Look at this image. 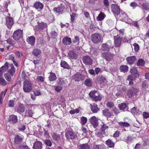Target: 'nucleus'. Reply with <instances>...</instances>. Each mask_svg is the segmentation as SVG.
<instances>
[{
  "instance_id": "obj_33",
  "label": "nucleus",
  "mask_w": 149,
  "mask_h": 149,
  "mask_svg": "<svg viewBox=\"0 0 149 149\" xmlns=\"http://www.w3.org/2000/svg\"><path fill=\"white\" fill-rule=\"evenodd\" d=\"M118 123L120 126L123 127H128L130 125L128 123L125 122H119Z\"/></svg>"
},
{
  "instance_id": "obj_45",
  "label": "nucleus",
  "mask_w": 149,
  "mask_h": 149,
  "mask_svg": "<svg viewBox=\"0 0 149 149\" xmlns=\"http://www.w3.org/2000/svg\"><path fill=\"white\" fill-rule=\"evenodd\" d=\"M87 119L86 118L84 117H82L80 118V123L82 125H84L87 122Z\"/></svg>"
},
{
  "instance_id": "obj_49",
  "label": "nucleus",
  "mask_w": 149,
  "mask_h": 149,
  "mask_svg": "<svg viewBox=\"0 0 149 149\" xmlns=\"http://www.w3.org/2000/svg\"><path fill=\"white\" fill-rule=\"evenodd\" d=\"M52 138L54 140L58 141L60 139L61 137L59 134H54L52 135Z\"/></svg>"
},
{
  "instance_id": "obj_23",
  "label": "nucleus",
  "mask_w": 149,
  "mask_h": 149,
  "mask_svg": "<svg viewBox=\"0 0 149 149\" xmlns=\"http://www.w3.org/2000/svg\"><path fill=\"white\" fill-rule=\"evenodd\" d=\"M32 54L35 56L39 57L41 55V52L40 50L37 48H35L33 49Z\"/></svg>"
},
{
  "instance_id": "obj_27",
  "label": "nucleus",
  "mask_w": 149,
  "mask_h": 149,
  "mask_svg": "<svg viewBox=\"0 0 149 149\" xmlns=\"http://www.w3.org/2000/svg\"><path fill=\"white\" fill-rule=\"evenodd\" d=\"M38 28L40 30H43L44 29L47 28V24L46 23L44 22L39 23V22H38Z\"/></svg>"
},
{
  "instance_id": "obj_39",
  "label": "nucleus",
  "mask_w": 149,
  "mask_h": 149,
  "mask_svg": "<svg viewBox=\"0 0 149 149\" xmlns=\"http://www.w3.org/2000/svg\"><path fill=\"white\" fill-rule=\"evenodd\" d=\"M91 109L93 113H97L99 110V109L97 108V105L95 104L92 106Z\"/></svg>"
},
{
  "instance_id": "obj_2",
  "label": "nucleus",
  "mask_w": 149,
  "mask_h": 149,
  "mask_svg": "<svg viewBox=\"0 0 149 149\" xmlns=\"http://www.w3.org/2000/svg\"><path fill=\"white\" fill-rule=\"evenodd\" d=\"M32 89V85L30 80H26L24 81L23 90L26 92H29Z\"/></svg>"
},
{
  "instance_id": "obj_13",
  "label": "nucleus",
  "mask_w": 149,
  "mask_h": 149,
  "mask_svg": "<svg viewBox=\"0 0 149 149\" xmlns=\"http://www.w3.org/2000/svg\"><path fill=\"white\" fill-rule=\"evenodd\" d=\"M111 8L112 12L115 14L118 15L120 13V9L119 6L117 5L112 4Z\"/></svg>"
},
{
  "instance_id": "obj_32",
  "label": "nucleus",
  "mask_w": 149,
  "mask_h": 149,
  "mask_svg": "<svg viewBox=\"0 0 149 149\" xmlns=\"http://www.w3.org/2000/svg\"><path fill=\"white\" fill-rule=\"evenodd\" d=\"M130 72L132 74L131 75L134 77L138 74L136 68L132 67L130 70Z\"/></svg>"
},
{
  "instance_id": "obj_53",
  "label": "nucleus",
  "mask_w": 149,
  "mask_h": 149,
  "mask_svg": "<svg viewBox=\"0 0 149 149\" xmlns=\"http://www.w3.org/2000/svg\"><path fill=\"white\" fill-rule=\"evenodd\" d=\"M72 21H74L75 20L77 19L78 15H76L74 13H72V14L70 15Z\"/></svg>"
},
{
  "instance_id": "obj_48",
  "label": "nucleus",
  "mask_w": 149,
  "mask_h": 149,
  "mask_svg": "<svg viewBox=\"0 0 149 149\" xmlns=\"http://www.w3.org/2000/svg\"><path fill=\"white\" fill-rule=\"evenodd\" d=\"M106 106L108 108H113L115 106L113 103L111 102H108L106 104Z\"/></svg>"
},
{
  "instance_id": "obj_21",
  "label": "nucleus",
  "mask_w": 149,
  "mask_h": 149,
  "mask_svg": "<svg viewBox=\"0 0 149 149\" xmlns=\"http://www.w3.org/2000/svg\"><path fill=\"white\" fill-rule=\"evenodd\" d=\"M35 40V38L32 36L28 37L26 40L27 42L32 46L34 45Z\"/></svg>"
},
{
  "instance_id": "obj_26",
  "label": "nucleus",
  "mask_w": 149,
  "mask_h": 149,
  "mask_svg": "<svg viewBox=\"0 0 149 149\" xmlns=\"http://www.w3.org/2000/svg\"><path fill=\"white\" fill-rule=\"evenodd\" d=\"M106 16L104 13L101 12L97 17L96 20L97 21H102L105 18Z\"/></svg>"
},
{
  "instance_id": "obj_60",
  "label": "nucleus",
  "mask_w": 149,
  "mask_h": 149,
  "mask_svg": "<svg viewBox=\"0 0 149 149\" xmlns=\"http://www.w3.org/2000/svg\"><path fill=\"white\" fill-rule=\"evenodd\" d=\"M120 16L124 20L126 18V17H127L126 14L124 13H120Z\"/></svg>"
},
{
  "instance_id": "obj_15",
  "label": "nucleus",
  "mask_w": 149,
  "mask_h": 149,
  "mask_svg": "<svg viewBox=\"0 0 149 149\" xmlns=\"http://www.w3.org/2000/svg\"><path fill=\"white\" fill-rule=\"evenodd\" d=\"M68 55L69 57L72 59H76L78 57L76 52L72 50L69 51L68 53Z\"/></svg>"
},
{
  "instance_id": "obj_57",
  "label": "nucleus",
  "mask_w": 149,
  "mask_h": 149,
  "mask_svg": "<svg viewBox=\"0 0 149 149\" xmlns=\"http://www.w3.org/2000/svg\"><path fill=\"white\" fill-rule=\"evenodd\" d=\"M79 38L77 36H75L73 40V42L74 43L77 44L79 43Z\"/></svg>"
},
{
  "instance_id": "obj_9",
  "label": "nucleus",
  "mask_w": 149,
  "mask_h": 149,
  "mask_svg": "<svg viewBox=\"0 0 149 149\" xmlns=\"http://www.w3.org/2000/svg\"><path fill=\"white\" fill-rule=\"evenodd\" d=\"M114 46L116 47H119L121 44L122 39L120 36H114Z\"/></svg>"
},
{
  "instance_id": "obj_46",
  "label": "nucleus",
  "mask_w": 149,
  "mask_h": 149,
  "mask_svg": "<svg viewBox=\"0 0 149 149\" xmlns=\"http://www.w3.org/2000/svg\"><path fill=\"white\" fill-rule=\"evenodd\" d=\"M145 64V61L142 59H140L138 60L137 64L138 66H143Z\"/></svg>"
},
{
  "instance_id": "obj_58",
  "label": "nucleus",
  "mask_w": 149,
  "mask_h": 149,
  "mask_svg": "<svg viewBox=\"0 0 149 149\" xmlns=\"http://www.w3.org/2000/svg\"><path fill=\"white\" fill-rule=\"evenodd\" d=\"M112 111H113L114 114L116 115H117L119 113L118 110L116 109L115 106L112 108Z\"/></svg>"
},
{
  "instance_id": "obj_16",
  "label": "nucleus",
  "mask_w": 149,
  "mask_h": 149,
  "mask_svg": "<svg viewBox=\"0 0 149 149\" xmlns=\"http://www.w3.org/2000/svg\"><path fill=\"white\" fill-rule=\"evenodd\" d=\"M65 136L69 139H73L75 138V135L73 132L70 130L67 131L65 133Z\"/></svg>"
},
{
  "instance_id": "obj_56",
  "label": "nucleus",
  "mask_w": 149,
  "mask_h": 149,
  "mask_svg": "<svg viewBox=\"0 0 149 149\" xmlns=\"http://www.w3.org/2000/svg\"><path fill=\"white\" fill-rule=\"evenodd\" d=\"M45 144L49 147L51 146L52 145V143L51 141L49 140L46 139L45 141Z\"/></svg>"
},
{
  "instance_id": "obj_18",
  "label": "nucleus",
  "mask_w": 149,
  "mask_h": 149,
  "mask_svg": "<svg viewBox=\"0 0 149 149\" xmlns=\"http://www.w3.org/2000/svg\"><path fill=\"white\" fill-rule=\"evenodd\" d=\"M71 40L70 38L68 37H64L62 40V42L65 45H70L71 43Z\"/></svg>"
},
{
  "instance_id": "obj_41",
  "label": "nucleus",
  "mask_w": 149,
  "mask_h": 149,
  "mask_svg": "<svg viewBox=\"0 0 149 149\" xmlns=\"http://www.w3.org/2000/svg\"><path fill=\"white\" fill-rule=\"evenodd\" d=\"M12 77L11 75L8 73H6L4 74V77L9 82H10L12 81Z\"/></svg>"
},
{
  "instance_id": "obj_40",
  "label": "nucleus",
  "mask_w": 149,
  "mask_h": 149,
  "mask_svg": "<svg viewBox=\"0 0 149 149\" xmlns=\"http://www.w3.org/2000/svg\"><path fill=\"white\" fill-rule=\"evenodd\" d=\"M93 149H106L104 145L94 146Z\"/></svg>"
},
{
  "instance_id": "obj_52",
  "label": "nucleus",
  "mask_w": 149,
  "mask_h": 149,
  "mask_svg": "<svg viewBox=\"0 0 149 149\" xmlns=\"http://www.w3.org/2000/svg\"><path fill=\"white\" fill-rule=\"evenodd\" d=\"M44 78L42 76H38L36 78V80L38 82H43L44 80Z\"/></svg>"
},
{
  "instance_id": "obj_25",
  "label": "nucleus",
  "mask_w": 149,
  "mask_h": 149,
  "mask_svg": "<svg viewBox=\"0 0 149 149\" xmlns=\"http://www.w3.org/2000/svg\"><path fill=\"white\" fill-rule=\"evenodd\" d=\"M34 7L39 10H41L43 8V5L40 2H36L34 5Z\"/></svg>"
},
{
  "instance_id": "obj_17",
  "label": "nucleus",
  "mask_w": 149,
  "mask_h": 149,
  "mask_svg": "<svg viewBox=\"0 0 149 149\" xmlns=\"http://www.w3.org/2000/svg\"><path fill=\"white\" fill-rule=\"evenodd\" d=\"M42 144L39 141L36 142L34 144L33 146V149H42Z\"/></svg>"
},
{
  "instance_id": "obj_55",
  "label": "nucleus",
  "mask_w": 149,
  "mask_h": 149,
  "mask_svg": "<svg viewBox=\"0 0 149 149\" xmlns=\"http://www.w3.org/2000/svg\"><path fill=\"white\" fill-rule=\"evenodd\" d=\"M22 78L23 81H24L26 80H29V78L25 75V73L24 72H22Z\"/></svg>"
},
{
  "instance_id": "obj_38",
  "label": "nucleus",
  "mask_w": 149,
  "mask_h": 149,
  "mask_svg": "<svg viewBox=\"0 0 149 149\" xmlns=\"http://www.w3.org/2000/svg\"><path fill=\"white\" fill-rule=\"evenodd\" d=\"M128 67L126 65H122L120 67V69L121 71L125 72L127 71Z\"/></svg>"
},
{
  "instance_id": "obj_31",
  "label": "nucleus",
  "mask_w": 149,
  "mask_h": 149,
  "mask_svg": "<svg viewBox=\"0 0 149 149\" xmlns=\"http://www.w3.org/2000/svg\"><path fill=\"white\" fill-rule=\"evenodd\" d=\"M78 147L79 149H90V147L87 144H80Z\"/></svg>"
},
{
  "instance_id": "obj_5",
  "label": "nucleus",
  "mask_w": 149,
  "mask_h": 149,
  "mask_svg": "<svg viewBox=\"0 0 149 149\" xmlns=\"http://www.w3.org/2000/svg\"><path fill=\"white\" fill-rule=\"evenodd\" d=\"M6 24L7 27L9 29L11 28L14 24V21L11 17L8 16L6 18Z\"/></svg>"
},
{
  "instance_id": "obj_10",
  "label": "nucleus",
  "mask_w": 149,
  "mask_h": 149,
  "mask_svg": "<svg viewBox=\"0 0 149 149\" xmlns=\"http://www.w3.org/2000/svg\"><path fill=\"white\" fill-rule=\"evenodd\" d=\"M85 77L79 73H77L72 77V79L75 81H83L85 79Z\"/></svg>"
},
{
  "instance_id": "obj_37",
  "label": "nucleus",
  "mask_w": 149,
  "mask_h": 149,
  "mask_svg": "<svg viewBox=\"0 0 149 149\" xmlns=\"http://www.w3.org/2000/svg\"><path fill=\"white\" fill-rule=\"evenodd\" d=\"M84 84L87 86H91L92 85V81L90 79H87L84 81Z\"/></svg>"
},
{
  "instance_id": "obj_44",
  "label": "nucleus",
  "mask_w": 149,
  "mask_h": 149,
  "mask_svg": "<svg viewBox=\"0 0 149 149\" xmlns=\"http://www.w3.org/2000/svg\"><path fill=\"white\" fill-rule=\"evenodd\" d=\"M143 8L145 10L149 11V4L146 2L142 5Z\"/></svg>"
},
{
  "instance_id": "obj_63",
  "label": "nucleus",
  "mask_w": 149,
  "mask_h": 149,
  "mask_svg": "<svg viewBox=\"0 0 149 149\" xmlns=\"http://www.w3.org/2000/svg\"><path fill=\"white\" fill-rule=\"evenodd\" d=\"M14 101L13 100H10L8 104L9 107H12L14 106Z\"/></svg>"
},
{
  "instance_id": "obj_22",
  "label": "nucleus",
  "mask_w": 149,
  "mask_h": 149,
  "mask_svg": "<svg viewBox=\"0 0 149 149\" xmlns=\"http://www.w3.org/2000/svg\"><path fill=\"white\" fill-rule=\"evenodd\" d=\"M60 65L61 66L64 68L68 70L71 69V67L65 61H61Z\"/></svg>"
},
{
  "instance_id": "obj_4",
  "label": "nucleus",
  "mask_w": 149,
  "mask_h": 149,
  "mask_svg": "<svg viewBox=\"0 0 149 149\" xmlns=\"http://www.w3.org/2000/svg\"><path fill=\"white\" fill-rule=\"evenodd\" d=\"M23 31L18 29L15 31L13 33V38L16 40H18L22 36Z\"/></svg>"
},
{
  "instance_id": "obj_64",
  "label": "nucleus",
  "mask_w": 149,
  "mask_h": 149,
  "mask_svg": "<svg viewBox=\"0 0 149 149\" xmlns=\"http://www.w3.org/2000/svg\"><path fill=\"white\" fill-rule=\"evenodd\" d=\"M133 94L132 90L131 89L129 90L127 93V95L129 97L132 96Z\"/></svg>"
},
{
  "instance_id": "obj_42",
  "label": "nucleus",
  "mask_w": 149,
  "mask_h": 149,
  "mask_svg": "<svg viewBox=\"0 0 149 149\" xmlns=\"http://www.w3.org/2000/svg\"><path fill=\"white\" fill-rule=\"evenodd\" d=\"M101 49L104 51H107L109 49L108 45L106 43L103 44L101 46Z\"/></svg>"
},
{
  "instance_id": "obj_50",
  "label": "nucleus",
  "mask_w": 149,
  "mask_h": 149,
  "mask_svg": "<svg viewBox=\"0 0 149 149\" xmlns=\"http://www.w3.org/2000/svg\"><path fill=\"white\" fill-rule=\"evenodd\" d=\"M8 72L12 76L13 75L14 73L15 72V70L13 66L11 67V68L9 69Z\"/></svg>"
},
{
  "instance_id": "obj_6",
  "label": "nucleus",
  "mask_w": 149,
  "mask_h": 149,
  "mask_svg": "<svg viewBox=\"0 0 149 149\" xmlns=\"http://www.w3.org/2000/svg\"><path fill=\"white\" fill-rule=\"evenodd\" d=\"M38 107V106L36 104H30L28 105V108H29L28 110H26V111L25 115L27 116H29L30 117H32L33 112L32 110L30 109L32 107Z\"/></svg>"
},
{
  "instance_id": "obj_43",
  "label": "nucleus",
  "mask_w": 149,
  "mask_h": 149,
  "mask_svg": "<svg viewBox=\"0 0 149 149\" xmlns=\"http://www.w3.org/2000/svg\"><path fill=\"white\" fill-rule=\"evenodd\" d=\"M54 87L55 91L57 92H60L62 89V87L59 85L54 86Z\"/></svg>"
},
{
  "instance_id": "obj_14",
  "label": "nucleus",
  "mask_w": 149,
  "mask_h": 149,
  "mask_svg": "<svg viewBox=\"0 0 149 149\" xmlns=\"http://www.w3.org/2000/svg\"><path fill=\"white\" fill-rule=\"evenodd\" d=\"M101 56L107 61H109L113 57V55L112 54L107 52L102 53Z\"/></svg>"
},
{
  "instance_id": "obj_51",
  "label": "nucleus",
  "mask_w": 149,
  "mask_h": 149,
  "mask_svg": "<svg viewBox=\"0 0 149 149\" xmlns=\"http://www.w3.org/2000/svg\"><path fill=\"white\" fill-rule=\"evenodd\" d=\"M3 72H4L8 69V64L7 62H6L4 66L1 68Z\"/></svg>"
},
{
  "instance_id": "obj_1",
  "label": "nucleus",
  "mask_w": 149,
  "mask_h": 149,
  "mask_svg": "<svg viewBox=\"0 0 149 149\" xmlns=\"http://www.w3.org/2000/svg\"><path fill=\"white\" fill-rule=\"evenodd\" d=\"M89 95L95 101H100L102 98L100 94L96 90L91 91L89 93Z\"/></svg>"
},
{
  "instance_id": "obj_28",
  "label": "nucleus",
  "mask_w": 149,
  "mask_h": 149,
  "mask_svg": "<svg viewBox=\"0 0 149 149\" xmlns=\"http://www.w3.org/2000/svg\"><path fill=\"white\" fill-rule=\"evenodd\" d=\"M8 91L7 89H6L4 91H2L0 94V103L2 104L4 97Z\"/></svg>"
},
{
  "instance_id": "obj_59",
  "label": "nucleus",
  "mask_w": 149,
  "mask_h": 149,
  "mask_svg": "<svg viewBox=\"0 0 149 149\" xmlns=\"http://www.w3.org/2000/svg\"><path fill=\"white\" fill-rule=\"evenodd\" d=\"M133 46L134 47V49L135 52H137L139 49V46L136 43H134L133 44Z\"/></svg>"
},
{
  "instance_id": "obj_29",
  "label": "nucleus",
  "mask_w": 149,
  "mask_h": 149,
  "mask_svg": "<svg viewBox=\"0 0 149 149\" xmlns=\"http://www.w3.org/2000/svg\"><path fill=\"white\" fill-rule=\"evenodd\" d=\"M49 80V81H55L56 79V74L52 72L50 73V75L48 77Z\"/></svg>"
},
{
  "instance_id": "obj_35",
  "label": "nucleus",
  "mask_w": 149,
  "mask_h": 149,
  "mask_svg": "<svg viewBox=\"0 0 149 149\" xmlns=\"http://www.w3.org/2000/svg\"><path fill=\"white\" fill-rule=\"evenodd\" d=\"M59 81L58 82V84L61 85H66L67 84V82L66 79H59Z\"/></svg>"
},
{
  "instance_id": "obj_8",
  "label": "nucleus",
  "mask_w": 149,
  "mask_h": 149,
  "mask_svg": "<svg viewBox=\"0 0 149 149\" xmlns=\"http://www.w3.org/2000/svg\"><path fill=\"white\" fill-rule=\"evenodd\" d=\"M90 122L95 128H96L98 126V119L95 116H93L90 119Z\"/></svg>"
},
{
  "instance_id": "obj_19",
  "label": "nucleus",
  "mask_w": 149,
  "mask_h": 149,
  "mask_svg": "<svg viewBox=\"0 0 149 149\" xmlns=\"http://www.w3.org/2000/svg\"><path fill=\"white\" fill-rule=\"evenodd\" d=\"M23 136L22 135L19 134L15 136V138L14 141L15 143L18 144L23 139Z\"/></svg>"
},
{
  "instance_id": "obj_24",
  "label": "nucleus",
  "mask_w": 149,
  "mask_h": 149,
  "mask_svg": "<svg viewBox=\"0 0 149 149\" xmlns=\"http://www.w3.org/2000/svg\"><path fill=\"white\" fill-rule=\"evenodd\" d=\"M9 120L13 123H17L18 121L17 116L14 115H12L10 116L9 118Z\"/></svg>"
},
{
  "instance_id": "obj_54",
  "label": "nucleus",
  "mask_w": 149,
  "mask_h": 149,
  "mask_svg": "<svg viewBox=\"0 0 149 149\" xmlns=\"http://www.w3.org/2000/svg\"><path fill=\"white\" fill-rule=\"evenodd\" d=\"M0 84L3 86L6 84V81L3 78L0 77Z\"/></svg>"
},
{
  "instance_id": "obj_30",
  "label": "nucleus",
  "mask_w": 149,
  "mask_h": 149,
  "mask_svg": "<svg viewBox=\"0 0 149 149\" xmlns=\"http://www.w3.org/2000/svg\"><path fill=\"white\" fill-rule=\"evenodd\" d=\"M105 143L109 148H113L114 146V143L110 139L107 140L105 142Z\"/></svg>"
},
{
  "instance_id": "obj_47",
  "label": "nucleus",
  "mask_w": 149,
  "mask_h": 149,
  "mask_svg": "<svg viewBox=\"0 0 149 149\" xmlns=\"http://www.w3.org/2000/svg\"><path fill=\"white\" fill-rule=\"evenodd\" d=\"M127 107V104L125 103H123L118 105V107L121 110H123L125 109Z\"/></svg>"
},
{
  "instance_id": "obj_20",
  "label": "nucleus",
  "mask_w": 149,
  "mask_h": 149,
  "mask_svg": "<svg viewBox=\"0 0 149 149\" xmlns=\"http://www.w3.org/2000/svg\"><path fill=\"white\" fill-rule=\"evenodd\" d=\"M136 60V58L134 56L128 57L126 58L127 63L130 65L133 64Z\"/></svg>"
},
{
  "instance_id": "obj_34",
  "label": "nucleus",
  "mask_w": 149,
  "mask_h": 149,
  "mask_svg": "<svg viewBox=\"0 0 149 149\" xmlns=\"http://www.w3.org/2000/svg\"><path fill=\"white\" fill-rule=\"evenodd\" d=\"M25 111L24 107L22 105L20 106L17 109L16 111L19 113H22Z\"/></svg>"
},
{
  "instance_id": "obj_61",
  "label": "nucleus",
  "mask_w": 149,
  "mask_h": 149,
  "mask_svg": "<svg viewBox=\"0 0 149 149\" xmlns=\"http://www.w3.org/2000/svg\"><path fill=\"white\" fill-rule=\"evenodd\" d=\"M138 110H137L135 107H134L131 109V112L133 114H135L137 113Z\"/></svg>"
},
{
  "instance_id": "obj_11",
  "label": "nucleus",
  "mask_w": 149,
  "mask_h": 149,
  "mask_svg": "<svg viewBox=\"0 0 149 149\" xmlns=\"http://www.w3.org/2000/svg\"><path fill=\"white\" fill-rule=\"evenodd\" d=\"M65 8V5L61 4L60 6H58V7L54 8V10L56 13L60 14L62 13Z\"/></svg>"
},
{
  "instance_id": "obj_12",
  "label": "nucleus",
  "mask_w": 149,
  "mask_h": 149,
  "mask_svg": "<svg viewBox=\"0 0 149 149\" xmlns=\"http://www.w3.org/2000/svg\"><path fill=\"white\" fill-rule=\"evenodd\" d=\"M83 61L84 63L86 65H91L93 62L92 59L88 56H84Z\"/></svg>"
},
{
  "instance_id": "obj_7",
  "label": "nucleus",
  "mask_w": 149,
  "mask_h": 149,
  "mask_svg": "<svg viewBox=\"0 0 149 149\" xmlns=\"http://www.w3.org/2000/svg\"><path fill=\"white\" fill-rule=\"evenodd\" d=\"M103 115L107 118L113 116V112L108 109H105L102 111Z\"/></svg>"
},
{
  "instance_id": "obj_36",
  "label": "nucleus",
  "mask_w": 149,
  "mask_h": 149,
  "mask_svg": "<svg viewBox=\"0 0 149 149\" xmlns=\"http://www.w3.org/2000/svg\"><path fill=\"white\" fill-rule=\"evenodd\" d=\"M135 78L134 77H133L132 75H129L127 79V80L130 81L129 84L130 85H132L134 83L132 81L133 80L135 79Z\"/></svg>"
},
{
  "instance_id": "obj_3",
  "label": "nucleus",
  "mask_w": 149,
  "mask_h": 149,
  "mask_svg": "<svg viewBox=\"0 0 149 149\" xmlns=\"http://www.w3.org/2000/svg\"><path fill=\"white\" fill-rule=\"evenodd\" d=\"M102 36L98 33H95L91 36L92 41L94 43L97 44L101 41Z\"/></svg>"
},
{
  "instance_id": "obj_62",
  "label": "nucleus",
  "mask_w": 149,
  "mask_h": 149,
  "mask_svg": "<svg viewBox=\"0 0 149 149\" xmlns=\"http://www.w3.org/2000/svg\"><path fill=\"white\" fill-rule=\"evenodd\" d=\"M108 128V126L106 124H103L102 126L101 129L102 131H104V130Z\"/></svg>"
}]
</instances>
